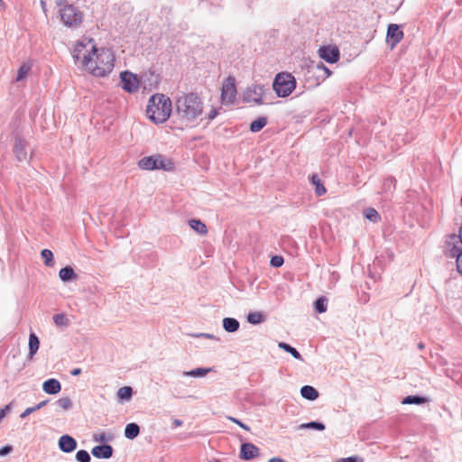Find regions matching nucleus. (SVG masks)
I'll use <instances>...</instances> for the list:
<instances>
[{
  "label": "nucleus",
  "instance_id": "1",
  "mask_svg": "<svg viewBox=\"0 0 462 462\" xmlns=\"http://www.w3.org/2000/svg\"><path fill=\"white\" fill-rule=\"evenodd\" d=\"M203 102L197 93L182 94L175 98V109L173 115L178 120L189 125L197 122L199 116L203 113Z\"/></svg>",
  "mask_w": 462,
  "mask_h": 462
},
{
  "label": "nucleus",
  "instance_id": "2",
  "mask_svg": "<svg viewBox=\"0 0 462 462\" xmlns=\"http://www.w3.org/2000/svg\"><path fill=\"white\" fill-rule=\"evenodd\" d=\"M88 44H91V50L93 51L94 63L89 66L88 71L97 77H105L110 73L114 68L115 54L110 49L102 48L98 50L96 47L93 39L88 41Z\"/></svg>",
  "mask_w": 462,
  "mask_h": 462
},
{
  "label": "nucleus",
  "instance_id": "3",
  "mask_svg": "<svg viewBox=\"0 0 462 462\" xmlns=\"http://www.w3.org/2000/svg\"><path fill=\"white\" fill-rule=\"evenodd\" d=\"M172 112L171 101L164 95H153L146 107L147 116L155 124L164 123Z\"/></svg>",
  "mask_w": 462,
  "mask_h": 462
},
{
  "label": "nucleus",
  "instance_id": "4",
  "mask_svg": "<svg viewBox=\"0 0 462 462\" xmlns=\"http://www.w3.org/2000/svg\"><path fill=\"white\" fill-rule=\"evenodd\" d=\"M138 166L144 171L163 170L170 171L174 169L173 162L162 154L143 157L139 160Z\"/></svg>",
  "mask_w": 462,
  "mask_h": 462
},
{
  "label": "nucleus",
  "instance_id": "5",
  "mask_svg": "<svg viewBox=\"0 0 462 462\" xmlns=\"http://www.w3.org/2000/svg\"><path fill=\"white\" fill-rule=\"evenodd\" d=\"M89 39H85L78 42L72 51V56L76 63H79L82 67H85L88 70L91 63H94L93 51L91 50V44L88 43Z\"/></svg>",
  "mask_w": 462,
  "mask_h": 462
},
{
  "label": "nucleus",
  "instance_id": "6",
  "mask_svg": "<svg viewBox=\"0 0 462 462\" xmlns=\"http://www.w3.org/2000/svg\"><path fill=\"white\" fill-rule=\"evenodd\" d=\"M273 88L278 97H286L296 88V80L290 73H278L274 79Z\"/></svg>",
  "mask_w": 462,
  "mask_h": 462
},
{
  "label": "nucleus",
  "instance_id": "7",
  "mask_svg": "<svg viewBox=\"0 0 462 462\" xmlns=\"http://www.w3.org/2000/svg\"><path fill=\"white\" fill-rule=\"evenodd\" d=\"M60 15L63 24L69 28L79 27L83 20V14L71 4H66L60 9Z\"/></svg>",
  "mask_w": 462,
  "mask_h": 462
},
{
  "label": "nucleus",
  "instance_id": "8",
  "mask_svg": "<svg viewBox=\"0 0 462 462\" xmlns=\"http://www.w3.org/2000/svg\"><path fill=\"white\" fill-rule=\"evenodd\" d=\"M269 92V88L265 85H253L248 87L244 93V101L245 102H254L257 105H262L264 103V96Z\"/></svg>",
  "mask_w": 462,
  "mask_h": 462
},
{
  "label": "nucleus",
  "instance_id": "9",
  "mask_svg": "<svg viewBox=\"0 0 462 462\" xmlns=\"http://www.w3.org/2000/svg\"><path fill=\"white\" fill-rule=\"evenodd\" d=\"M236 96V79L228 77L223 83L221 88V100L223 104H231L235 101Z\"/></svg>",
  "mask_w": 462,
  "mask_h": 462
},
{
  "label": "nucleus",
  "instance_id": "10",
  "mask_svg": "<svg viewBox=\"0 0 462 462\" xmlns=\"http://www.w3.org/2000/svg\"><path fill=\"white\" fill-rule=\"evenodd\" d=\"M122 88L128 93H134L139 89V79L137 76L130 71L120 73Z\"/></svg>",
  "mask_w": 462,
  "mask_h": 462
},
{
  "label": "nucleus",
  "instance_id": "11",
  "mask_svg": "<svg viewBox=\"0 0 462 462\" xmlns=\"http://www.w3.org/2000/svg\"><path fill=\"white\" fill-rule=\"evenodd\" d=\"M319 57L328 63H335L339 60V50L336 46L324 45L319 49Z\"/></svg>",
  "mask_w": 462,
  "mask_h": 462
},
{
  "label": "nucleus",
  "instance_id": "12",
  "mask_svg": "<svg viewBox=\"0 0 462 462\" xmlns=\"http://www.w3.org/2000/svg\"><path fill=\"white\" fill-rule=\"evenodd\" d=\"M403 38V32L400 25L391 23L387 28L386 40L391 49H393Z\"/></svg>",
  "mask_w": 462,
  "mask_h": 462
},
{
  "label": "nucleus",
  "instance_id": "13",
  "mask_svg": "<svg viewBox=\"0 0 462 462\" xmlns=\"http://www.w3.org/2000/svg\"><path fill=\"white\" fill-rule=\"evenodd\" d=\"M26 143L25 139L22 135L19 134H15L13 151L19 162L27 160Z\"/></svg>",
  "mask_w": 462,
  "mask_h": 462
},
{
  "label": "nucleus",
  "instance_id": "14",
  "mask_svg": "<svg viewBox=\"0 0 462 462\" xmlns=\"http://www.w3.org/2000/svg\"><path fill=\"white\" fill-rule=\"evenodd\" d=\"M260 456V449L253 443H243L240 448V458L251 460Z\"/></svg>",
  "mask_w": 462,
  "mask_h": 462
},
{
  "label": "nucleus",
  "instance_id": "15",
  "mask_svg": "<svg viewBox=\"0 0 462 462\" xmlns=\"http://www.w3.org/2000/svg\"><path fill=\"white\" fill-rule=\"evenodd\" d=\"M59 448L62 452L70 453L77 448L76 439L69 435H62L58 442Z\"/></svg>",
  "mask_w": 462,
  "mask_h": 462
},
{
  "label": "nucleus",
  "instance_id": "16",
  "mask_svg": "<svg viewBox=\"0 0 462 462\" xmlns=\"http://www.w3.org/2000/svg\"><path fill=\"white\" fill-rule=\"evenodd\" d=\"M113 448L108 444L96 446L92 448V455L97 458H110L113 456Z\"/></svg>",
  "mask_w": 462,
  "mask_h": 462
},
{
  "label": "nucleus",
  "instance_id": "17",
  "mask_svg": "<svg viewBox=\"0 0 462 462\" xmlns=\"http://www.w3.org/2000/svg\"><path fill=\"white\" fill-rule=\"evenodd\" d=\"M42 390L48 394H57L61 390V384L59 380L51 378L42 383Z\"/></svg>",
  "mask_w": 462,
  "mask_h": 462
},
{
  "label": "nucleus",
  "instance_id": "18",
  "mask_svg": "<svg viewBox=\"0 0 462 462\" xmlns=\"http://www.w3.org/2000/svg\"><path fill=\"white\" fill-rule=\"evenodd\" d=\"M59 276L64 282H69L78 278L77 273L71 266H65L60 270Z\"/></svg>",
  "mask_w": 462,
  "mask_h": 462
},
{
  "label": "nucleus",
  "instance_id": "19",
  "mask_svg": "<svg viewBox=\"0 0 462 462\" xmlns=\"http://www.w3.org/2000/svg\"><path fill=\"white\" fill-rule=\"evenodd\" d=\"M223 328L228 333L236 332L239 329L240 323L235 318H225L222 321Z\"/></svg>",
  "mask_w": 462,
  "mask_h": 462
},
{
  "label": "nucleus",
  "instance_id": "20",
  "mask_svg": "<svg viewBox=\"0 0 462 462\" xmlns=\"http://www.w3.org/2000/svg\"><path fill=\"white\" fill-rule=\"evenodd\" d=\"M40 346V340L34 333H31L29 336V353L28 358L32 359L34 355L37 353Z\"/></svg>",
  "mask_w": 462,
  "mask_h": 462
},
{
  "label": "nucleus",
  "instance_id": "21",
  "mask_svg": "<svg viewBox=\"0 0 462 462\" xmlns=\"http://www.w3.org/2000/svg\"><path fill=\"white\" fill-rule=\"evenodd\" d=\"M301 396L309 401H315L319 397V392L313 386L304 385L300 388Z\"/></svg>",
  "mask_w": 462,
  "mask_h": 462
},
{
  "label": "nucleus",
  "instance_id": "22",
  "mask_svg": "<svg viewBox=\"0 0 462 462\" xmlns=\"http://www.w3.org/2000/svg\"><path fill=\"white\" fill-rule=\"evenodd\" d=\"M140 433V427L137 423L131 422L125 426V437L128 439H135Z\"/></svg>",
  "mask_w": 462,
  "mask_h": 462
},
{
  "label": "nucleus",
  "instance_id": "23",
  "mask_svg": "<svg viewBox=\"0 0 462 462\" xmlns=\"http://www.w3.org/2000/svg\"><path fill=\"white\" fill-rule=\"evenodd\" d=\"M450 255L457 258V269L462 274V247L456 245H453L450 249Z\"/></svg>",
  "mask_w": 462,
  "mask_h": 462
},
{
  "label": "nucleus",
  "instance_id": "24",
  "mask_svg": "<svg viewBox=\"0 0 462 462\" xmlns=\"http://www.w3.org/2000/svg\"><path fill=\"white\" fill-rule=\"evenodd\" d=\"M189 226L199 235H206L208 233L207 226L199 219H190Z\"/></svg>",
  "mask_w": 462,
  "mask_h": 462
},
{
  "label": "nucleus",
  "instance_id": "25",
  "mask_svg": "<svg viewBox=\"0 0 462 462\" xmlns=\"http://www.w3.org/2000/svg\"><path fill=\"white\" fill-rule=\"evenodd\" d=\"M212 371V368H204V367H199L190 371H184L182 374L184 376H190V377H203L207 375L209 372Z\"/></svg>",
  "mask_w": 462,
  "mask_h": 462
},
{
  "label": "nucleus",
  "instance_id": "26",
  "mask_svg": "<svg viewBox=\"0 0 462 462\" xmlns=\"http://www.w3.org/2000/svg\"><path fill=\"white\" fill-rule=\"evenodd\" d=\"M278 346L279 348L284 350L285 352L291 354L295 359H298V360H303L301 355L300 354V352L293 346H291V345L285 343V342H280L278 344Z\"/></svg>",
  "mask_w": 462,
  "mask_h": 462
},
{
  "label": "nucleus",
  "instance_id": "27",
  "mask_svg": "<svg viewBox=\"0 0 462 462\" xmlns=\"http://www.w3.org/2000/svg\"><path fill=\"white\" fill-rule=\"evenodd\" d=\"M428 402V399L420 395H408L402 401V404H423Z\"/></svg>",
  "mask_w": 462,
  "mask_h": 462
},
{
  "label": "nucleus",
  "instance_id": "28",
  "mask_svg": "<svg viewBox=\"0 0 462 462\" xmlns=\"http://www.w3.org/2000/svg\"><path fill=\"white\" fill-rule=\"evenodd\" d=\"M267 124V118L265 116H260L254 120L250 124V131L253 133H257L261 131Z\"/></svg>",
  "mask_w": 462,
  "mask_h": 462
},
{
  "label": "nucleus",
  "instance_id": "29",
  "mask_svg": "<svg viewBox=\"0 0 462 462\" xmlns=\"http://www.w3.org/2000/svg\"><path fill=\"white\" fill-rule=\"evenodd\" d=\"M311 183L315 186V193L317 196H322L326 193V188L318 175L313 174L311 176Z\"/></svg>",
  "mask_w": 462,
  "mask_h": 462
},
{
  "label": "nucleus",
  "instance_id": "30",
  "mask_svg": "<svg viewBox=\"0 0 462 462\" xmlns=\"http://www.w3.org/2000/svg\"><path fill=\"white\" fill-rule=\"evenodd\" d=\"M52 319L57 327L67 328L69 325V319L63 313L55 314Z\"/></svg>",
  "mask_w": 462,
  "mask_h": 462
},
{
  "label": "nucleus",
  "instance_id": "31",
  "mask_svg": "<svg viewBox=\"0 0 462 462\" xmlns=\"http://www.w3.org/2000/svg\"><path fill=\"white\" fill-rule=\"evenodd\" d=\"M133 393L134 391L131 386H124L117 391V397L120 400L129 401L132 398Z\"/></svg>",
  "mask_w": 462,
  "mask_h": 462
},
{
  "label": "nucleus",
  "instance_id": "32",
  "mask_svg": "<svg viewBox=\"0 0 462 462\" xmlns=\"http://www.w3.org/2000/svg\"><path fill=\"white\" fill-rule=\"evenodd\" d=\"M314 308L318 313H324L328 309V300L325 297H319L314 301Z\"/></svg>",
  "mask_w": 462,
  "mask_h": 462
},
{
  "label": "nucleus",
  "instance_id": "33",
  "mask_svg": "<svg viewBox=\"0 0 462 462\" xmlns=\"http://www.w3.org/2000/svg\"><path fill=\"white\" fill-rule=\"evenodd\" d=\"M325 424L320 421H310L307 423H302L299 426V429H308V430H325Z\"/></svg>",
  "mask_w": 462,
  "mask_h": 462
},
{
  "label": "nucleus",
  "instance_id": "34",
  "mask_svg": "<svg viewBox=\"0 0 462 462\" xmlns=\"http://www.w3.org/2000/svg\"><path fill=\"white\" fill-rule=\"evenodd\" d=\"M247 321L252 325H257L264 321V316L261 312H250L247 315Z\"/></svg>",
  "mask_w": 462,
  "mask_h": 462
},
{
  "label": "nucleus",
  "instance_id": "35",
  "mask_svg": "<svg viewBox=\"0 0 462 462\" xmlns=\"http://www.w3.org/2000/svg\"><path fill=\"white\" fill-rule=\"evenodd\" d=\"M93 439L100 443H106L114 439V434L111 432H102L99 434H94Z\"/></svg>",
  "mask_w": 462,
  "mask_h": 462
},
{
  "label": "nucleus",
  "instance_id": "36",
  "mask_svg": "<svg viewBox=\"0 0 462 462\" xmlns=\"http://www.w3.org/2000/svg\"><path fill=\"white\" fill-rule=\"evenodd\" d=\"M364 214L367 219H369L370 221H372L374 223L378 222L380 219V216H379L378 212L373 208H366L364 211Z\"/></svg>",
  "mask_w": 462,
  "mask_h": 462
},
{
  "label": "nucleus",
  "instance_id": "37",
  "mask_svg": "<svg viewBox=\"0 0 462 462\" xmlns=\"http://www.w3.org/2000/svg\"><path fill=\"white\" fill-rule=\"evenodd\" d=\"M30 70H31V66L29 64L23 63L18 69V73H17L15 80L21 81L23 79H25Z\"/></svg>",
  "mask_w": 462,
  "mask_h": 462
},
{
  "label": "nucleus",
  "instance_id": "38",
  "mask_svg": "<svg viewBox=\"0 0 462 462\" xmlns=\"http://www.w3.org/2000/svg\"><path fill=\"white\" fill-rule=\"evenodd\" d=\"M42 258L44 261L45 265L52 266L53 265V254L49 249H43L41 252Z\"/></svg>",
  "mask_w": 462,
  "mask_h": 462
},
{
  "label": "nucleus",
  "instance_id": "39",
  "mask_svg": "<svg viewBox=\"0 0 462 462\" xmlns=\"http://www.w3.org/2000/svg\"><path fill=\"white\" fill-rule=\"evenodd\" d=\"M56 405L64 411H68L72 408V402L69 397H62L56 401Z\"/></svg>",
  "mask_w": 462,
  "mask_h": 462
},
{
  "label": "nucleus",
  "instance_id": "40",
  "mask_svg": "<svg viewBox=\"0 0 462 462\" xmlns=\"http://www.w3.org/2000/svg\"><path fill=\"white\" fill-rule=\"evenodd\" d=\"M76 459L78 462H90V455L87 450L80 449L76 453Z\"/></svg>",
  "mask_w": 462,
  "mask_h": 462
},
{
  "label": "nucleus",
  "instance_id": "41",
  "mask_svg": "<svg viewBox=\"0 0 462 462\" xmlns=\"http://www.w3.org/2000/svg\"><path fill=\"white\" fill-rule=\"evenodd\" d=\"M395 182H396V180H395V179H394L393 177H388V178H386V179L384 180V181H383V189H384L385 190H389V189H391L392 188H393V189H394V187H395Z\"/></svg>",
  "mask_w": 462,
  "mask_h": 462
},
{
  "label": "nucleus",
  "instance_id": "42",
  "mask_svg": "<svg viewBox=\"0 0 462 462\" xmlns=\"http://www.w3.org/2000/svg\"><path fill=\"white\" fill-rule=\"evenodd\" d=\"M284 263V260L282 256L275 255L271 259V265L273 267H281Z\"/></svg>",
  "mask_w": 462,
  "mask_h": 462
},
{
  "label": "nucleus",
  "instance_id": "43",
  "mask_svg": "<svg viewBox=\"0 0 462 462\" xmlns=\"http://www.w3.org/2000/svg\"><path fill=\"white\" fill-rule=\"evenodd\" d=\"M227 419H228L229 420H231L232 422H234V423L237 424V425H238L239 427H241L242 429H244V430H247V431H249V430H250L249 426H247L246 424L243 423V422H242L241 420H239L238 419H236V418H235V417H231V416L227 417Z\"/></svg>",
  "mask_w": 462,
  "mask_h": 462
},
{
  "label": "nucleus",
  "instance_id": "44",
  "mask_svg": "<svg viewBox=\"0 0 462 462\" xmlns=\"http://www.w3.org/2000/svg\"><path fill=\"white\" fill-rule=\"evenodd\" d=\"M364 459L358 456H352L348 457H344L340 459V462H363Z\"/></svg>",
  "mask_w": 462,
  "mask_h": 462
},
{
  "label": "nucleus",
  "instance_id": "45",
  "mask_svg": "<svg viewBox=\"0 0 462 462\" xmlns=\"http://www.w3.org/2000/svg\"><path fill=\"white\" fill-rule=\"evenodd\" d=\"M37 411V409L35 408V405L32 406V407H29L27 409H25L20 415V418L22 419H24L26 418L27 416H29L30 414L33 413Z\"/></svg>",
  "mask_w": 462,
  "mask_h": 462
},
{
  "label": "nucleus",
  "instance_id": "46",
  "mask_svg": "<svg viewBox=\"0 0 462 462\" xmlns=\"http://www.w3.org/2000/svg\"><path fill=\"white\" fill-rule=\"evenodd\" d=\"M12 451H13V447L11 445H5L0 448V457L7 456Z\"/></svg>",
  "mask_w": 462,
  "mask_h": 462
},
{
  "label": "nucleus",
  "instance_id": "47",
  "mask_svg": "<svg viewBox=\"0 0 462 462\" xmlns=\"http://www.w3.org/2000/svg\"><path fill=\"white\" fill-rule=\"evenodd\" d=\"M192 336L195 337H204V338L215 339L217 341L219 340V338L215 337L213 334H209V333H199V334H194Z\"/></svg>",
  "mask_w": 462,
  "mask_h": 462
},
{
  "label": "nucleus",
  "instance_id": "48",
  "mask_svg": "<svg viewBox=\"0 0 462 462\" xmlns=\"http://www.w3.org/2000/svg\"><path fill=\"white\" fill-rule=\"evenodd\" d=\"M217 115L218 109L214 108L208 114L207 118L208 119V121H212L217 117Z\"/></svg>",
  "mask_w": 462,
  "mask_h": 462
},
{
  "label": "nucleus",
  "instance_id": "49",
  "mask_svg": "<svg viewBox=\"0 0 462 462\" xmlns=\"http://www.w3.org/2000/svg\"><path fill=\"white\" fill-rule=\"evenodd\" d=\"M322 71L324 72V79L329 77L332 73L331 70L325 65H322Z\"/></svg>",
  "mask_w": 462,
  "mask_h": 462
},
{
  "label": "nucleus",
  "instance_id": "50",
  "mask_svg": "<svg viewBox=\"0 0 462 462\" xmlns=\"http://www.w3.org/2000/svg\"><path fill=\"white\" fill-rule=\"evenodd\" d=\"M7 411H9V405H6L4 409H0V420L5 416Z\"/></svg>",
  "mask_w": 462,
  "mask_h": 462
},
{
  "label": "nucleus",
  "instance_id": "51",
  "mask_svg": "<svg viewBox=\"0 0 462 462\" xmlns=\"http://www.w3.org/2000/svg\"><path fill=\"white\" fill-rule=\"evenodd\" d=\"M55 4L57 6L62 8L66 4H69L67 0H55Z\"/></svg>",
  "mask_w": 462,
  "mask_h": 462
},
{
  "label": "nucleus",
  "instance_id": "52",
  "mask_svg": "<svg viewBox=\"0 0 462 462\" xmlns=\"http://www.w3.org/2000/svg\"><path fill=\"white\" fill-rule=\"evenodd\" d=\"M48 402H49L48 400L42 401V402H41L37 403V404L35 405V408H36V409H37V411H38V410L42 409V407H44V406L48 403Z\"/></svg>",
  "mask_w": 462,
  "mask_h": 462
},
{
  "label": "nucleus",
  "instance_id": "53",
  "mask_svg": "<svg viewBox=\"0 0 462 462\" xmlns=\"http://www.w3.org/2000/svg\"><path fill=\"white\" fill-rule=\"evenodd\" d=\"M173 426L174 427H180L183 424V421L181 420H179V419H174L173 421Z\"/></svg>",
  "mask_w": 462,
  "mask_h": 462
},
{
  "label": "nucleus",
  "instance_id": "54",
  "mask_svg": "<svg viewBox=\"0 0 462 462\" xmlns=\"http://www.w3.org/2000/svg\"><path fill=\"white\" fill-rule=\"evenodd\" d=\"M70 374L73 376H77V375L81 374V369L80 368H75V369L71 370Z\"/></svg>",
  "mask_w": 462,
  "mask_h": 462
},
{
  "label": "nucleus",
  "instance_id": "55",
  "mask_svg": "<svg viewBox=\"0 0 462 462\" xmlns=\"http://www.w3.org/2000/svg\"><path fill=\"white\" fill-rule=\"evenodd\" d=\"M268 462H286V461L281 457H273Z\"/></svg>",
  "mask_w": 462,
  "mask_h": 462
},
{
  "label": "nucleus",
  "instance_id": "56",
  "mask_svg": "<svg viewBox=\"0 0 462 462\" xmlns=\"http://www.w3.org/2000/svg\"><path fill=\"white\" fill-rule=\"evenodd\" d=\"M458 237H459L460 242H461V244H462V226H460V228H459V235H458Z\"/></svg>",
  "mask_w": 462,
  "mask_h": 462
},
{
  "label": "nucleus",
  "instance_id": "57",
  "mask_svg": "<svg viewBox=\"0 0 462 462\" xmlns=\"http://www.w3.org/2000/svg\"><path fill=\"white\" fill-rule=\"evenodd\" d=\"M322 65H324L322 62L318 63V64H317V69H318L319 70H321V71H322Z\"/></svg>",
  "mask_w": 462,
  "mask_h": 462
},
{
  "label": "nucleus",
  "instance_id": "58",
  "mask_svg": "<svg viewBox=\"0 0 462 462\" xmlns=\"http://www.w3.org/2000/svg\"><path fill=\"white\" fill-rule=\"evenodd\" d=\"M424 346H424V344H423L422 342H420V343L418 344V348H419V349H420V350H422V349L424 348Z\"/></svg>",
  "mask_w": 462,
  "mask_h": 462
},
{
  "label": "nucleus",
  "instance_id": "59",
  "mask_svg": "<svg viewBox=\"0 0 462 462\" xmlns=\"http://www.w3.org/2000/svg\"><path fill=\"white\" fill-rule=\"evenodd\" d=\"M3 4H4V3H3V0H0V5H3Z\"/></svg>",
  "mask_w": 462,
  "mask_h": 462
},
{
  "label": "nucleus",
  "instance_id": "60",
  "mask_svg": "<svg viewBox=\"0 0 462 462\" xmlns=\"http://www.w3.org/2000/svg\"><path fill=\"white\" fill-rule=\"evenodd\" d=\"M461 205H462V197H461Z\"/></svg>",
  "mask_w": 462,
  "mask_h": 462
}]
</instances>
